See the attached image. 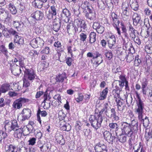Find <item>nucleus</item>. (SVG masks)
I'll list each match as a JSON object with an SVG mask.
<instances>
[{"label": "nucleus", "mask_w": 152, "mask_h": 152, "mask_svg": "<svg viewBox=\"0 0 152 152\" xmlns=\"http://www.w3.org/2000/svg\"><path fill=\"white\" fill-rule=\"evenodd\" d=\"M122 134L131 137L133 133H136L138 130V122L134 120L132 121L131 124L126 122H121Z\"/></svg>", "instance_id": "f257e3e1"}, {"label": "nucleus", "mask_w": 152, "mask_h": 152, "mask_svg": "<svg viewBox=\"0 0 152 152\" xmlns=\"http://www.w3.org/2000/svg\"><path fill=\"white\" fill-rule=\"evenodd\" d=\"M137 95L138 96V100L137 103V107L136 108V113L138 115V118L141 123L143 124V126L145 127H146L148 126L149 124L148 118L146 116L144 118H143L144 104L139 97L137 93Z\"/></svg>", "instance_id": "f03ea898"}, {"label": "nucleus", "mask_w": 152, "mask_h": 152, "mask_svg": "<svg viewBox=\"0 0 152 152\" xmlns=\"http://www.w3.org/2000/svg\"><path fill=\"white\" fill-rule=\"evenodd\" d=\"M102 121V115L98 113L95 114L89 118L91 126L96 130L99 128L101 126Z\"/></svg>", "instance_id": "7ed1b4c3"}, {"label": "nucleus", "mask_w": 152, "mask_h": 152, "mask_svg": "<svg viewBox=\"0 0 152 152\" xmlns=\"http://www.w3.org/2000/svg\"><path fill=\"white\" fill-rule=\"evenodd\" d=\"M74 25L77 31L80 28V31L85 32L87 30V26L84 20L80 18H77L74 21Z\"/></svg>", "instance_id": "20e7f679"}, {"label": "nucleus", "mask_w": 152, "mask_h": 152, "mask_svg": "<svg viewBox=\"0 0 152 152\" xmlns=\"http://www.w3.org/2000/svg\"><path fill=\"white\" fill-rule=\"evenodd\" d=\"M2 30V33L4 36L6 38H10V35H12L15 37L18 35V32L12 28H6L4 26Z\"/></svg>", "instance_id": "39448f33"}, {"label": "nucleus", "mask_w": 152, "mask_h": 152, "mask_svg": "<svg viewBox=\"0 0 152 152\" xmlns=\"http://www.w3.org/2000/svg\"><path fill=\"white\" fill-rule=\"evenodd\" d=\"M61 19L66 23L68 22L70 17L69 11L66 9H63L59 16Z\"/></svg>", "instance_id": "423d86ee"}, {"label": "nucleus", "mask_w": 152, "mask_h": 152, "mask_svg": "<svg viewBox=\"0 0 152 152\" xmlns=\"http://www.w3.org/2000/svg\"><path fill=\"white\" fill-rule=\"evenodd\" d=\"M30 44L34 48L43 45L44 41L39 37L33 39L30 42Z\"/></svg>", "instance_id": "0eeeda50"}, {"label": "nucleus", "mask_w": 152, "mask_h": 152, "mask_svg": "<svg viewBox=\"0 0 152 152\" xmlns=\"http://www.w3.org/2000/svg\"><path fill=\"white\" fill-rule=\"evenodd\" d=\"M27 101V99L25 98H20L16 100L13 103L12 107L15 109H20L24 104Z\"/></svg>", "instance_id": "6e6552de"}, {"label": "nucleus", "mask_w": 152, "mask_h": 152, "mask_svg": "<svg viewBox=\"0 0 152 152\" xmlns=\"http://www.w3.org/2000/svg\"><path fill=\"white\" fill-rule=\"evenodd\" d=\"M122 15L128 17L130 15V9L128 3L125 2L123 3L122 5Z\"/></svg>", "instance_id": "1a4fd4ad"}, {"label": "nucleus", "mask_w": 152, "mask_h": 152, "mask_svg": "<svg viewBox=\"0 0 152 152\" xmlns=\"http://www.w3.org/2000/svg\"><path fill=\"white\" fill-rule=\"evenodd\" d=\"M24 77L30 80L34 79L36 75L33 70L31 69H25L24 70Z\"/></svg>", "instance_id": "9d476101"}, {"label": "nucleus", "mask_w": 152, "mask_h": 152, "mask_svg": "<svg viewBox=\"0 0 152 152\" xmlns=\"http://www.w3.org/2000/svg\"><path fill=\"white\" fill-rule=\"evenodd\" d=\"M94 149L96 152H107V146L101 142L96 144Z\"/></svg>", "instance_id": "9b49d317"}, {"label": "nucleus", "mask_w": 152, "mask_h": 152, "mask_svg": "<svg viewBox=\"0 0 152 152\" xmlns=\"http://www.w3.org/2000/svg\"><path fill=\"white\" fill-rule=\"evenodd\" d=\"M118 114L115 111V109L112 108L105 115L108 117L113 118L115 121H117L119 119V118L118 115H117Z\"/></svg>", "instance_id": "f8f14e48"}, {"label": "nucleus", "mask_w": 152, "mask_h": 152, "mask_svg": "<svg viewBox=\"0 0 152 152\" xmlns=\"http://www.w3.org/2000/svg\"><path fill=\"white\" fill-rule=\"evenodd\" d=\"M21 114H22L21 121H23L28 119L31 116V111L29 109H24L22 111Z\"/></svg>", "instance_id": "ddd939ff"}, {"label": "nucleus", "mask_w": 152, "mask_h": 152, "mask_svg": "<svg viewBox=\"0 0 152 152\" xmlns=\"http://www.w3.org/2000/svg\"><path fill=\"white\" fill-rule=\"evenodd\" d=\"M93 60H95V64L98 66L102 63L103 61L102 56V55L99 53L98 51L94 53V57Z\"/></svg>", "instance_id": "4468645a"}, {"label": "nucleus", "mask_w": 152, "mask_h": 152, "mask_svg": "<svg viewBox=\"0 0 152 152\" xmlns=\"http://www.w3.org/2000/svg\"><path fill=\"white\" fill-rule=\"evenodd\" d=\"M104 139L109 143H112L113 140L116 138L115 136H112L111 133L108 131H105L103 133Z\"/></svg>", "instance_id": "2eb2a0df"}, {"label": "nucleus", "mask_w": 152, "mask_h": 152, "mask_svg": "<svg viewBox=\"0 0 152 152\" xmlns=\"http://www.w3.org/2000/svg\"><path fill=\"white\" fill-rule=\"evenodd\" d=\"M23 70L19 66L14 64L11 68L12 73L15 75H18Z\"/></svg>", "instance_id": "dca6fc26"}, {"label": "nucleus", "mask_w": 152, "mask_h": 152, "mask_svg": "<svg viewBox=\"0 0 152 152\" xmlns=\"http://www.w3.org/2000/svg\"><path fill=\"white\" fill-rule=\"evenodd\" d=\"M93 28L96 30L99 33L102 34L104 31V28L97 22H94L93 26Z\"/></svg>", "instance_id": "f3484780"}, {"label": "nucleus", "mask_w": 152, "mask_h": 152, "mask_svg": "<svg viewBox=\"0 0 152 152\" xmlns=\"http://www.w3.org/2000/svg\"><path fill=\"white\" fill-rule=\"evenodd\" d=\"M31 16L34 19L37 20H42L44 15L42 12L38 10L33 13Z\"/></svg>", "instance_id": "a211bd4d"}, {"label": "nucleus", "mask_w": 152, "mask_h": 152, "mask_svg": "<svg viewBox=\"0 0 152 152\" xmlns=\"http://www.w3.org/2000/svg\"><path fill=\"white\" fill-rule=\"evenodd\" d=\"M66 29L67 33L69 34H74L77 31L75 27L73 25L72 23H70L67 24Z\"/></svg>", "instance_id": "6ab92c4d"}, {"label": "nucleus", "mask_w": 152, "mask_h": 152, "mask_svg": "<svg viewBox=\"0 0 152 152\" xmlns=\"http://www.w3.org/2000/svg\"><path fill=\"white\" fill-rule=\"evenodd\" d=\"M23 134L24 135H28L31 132H33V127L30 124H28L26 126H24L23 128Z\"/></svg>", "instance_id": "aec40b11"}, {"label": "nucleus", "mask_w": 152, "mask_h": 152, "mask_svg": "<svg viewBox=\"0 0 152 152\" xmlns=\"http://www.w3.org/2000/svg\"><path fill=\"white\" fill-rule=\"evenodd\" d=\"M50 7V9H49V17L48 18L50 19L52 18L53 15H56V11L55 6L53 4H48V7Z\"/></svg>", "instance_id": "412c9836"}, {"label": "nucleus", "mask_w": 152, "mask_h": 152, "mask_svg": "<svg viewBox=\"0 0 152 152\" xmlns=\"http://www.w3.org/2000/svg\"><path fill=\"white\" fill-rule=\"evenodd\" d=\"M11 86L9 83L2 84L0 87V91L2 93H5L10 89Z\"/></svg>", "instance_id": "4be33fe9"}, {"label": "nucleus", "mask_w": 152, "mask_h": 152, "mask_svg": "<svg viewBox=\"0 0 152 152\" xmlns=\"http://www.w3.org/2000/svg\"><path fill=\"white\" fill-rule=\"evenodd\" d=\"M121 98L115 99V101L116 103L117 107V111L122 112L124 109V106H123V102L121 100Z\"/></svg>", "instance_id": "5701e85b"}, {"label": "nucleus", "mask_w": 152, "mask_h": 152, "mask_svg": "<svg viewBox=\"0 0 152 152\" xmlns=\"http://www.w3.org/2000/svg\"><path fill=\"white\" fill-rule=\"evenodd\" d=\"M5 150L6 152H17L18 148L17 146L10 144L6 145Z\"/></svg>", "instance_id": "b1692460"}, {"label": "nucleus", "mask_w": 152, "mask_h": 152, "mask_svg": "<svg viewBox=\"0 0 152 152\" xmlns=\"http://www.w3.org/2000/svg\"><path fill=\"white\" fill-rule=\"evenodd\" d=\"M140 16L137 13H134L132 15V19L134 25L137 26L140 21Z\"/></svg>", "instance_id": "393cba45"}, {"label": "nucleus", "mask_w": 152, "mask_h": 152, "mask_svg": "<svg viewBox=\"0 0 152 152\" xmlns=\"http://www.w3.org/2000/svg\"><path fill=\"white\" fill-rule=\"evenodd\" d=\"M129 4L131 8L134 11L138 9L139 5L137 0H130Z\"/></svg>", "instance_id": "a878e982"}, {"label": "nucleus", "mask_w": 152, "mask_h": 152, "mask_svg": "<svg viewBox=\"0 0 152 152\" xmlns=\"http://www.w3.org/2000/svg\"><path fill=\"white\" fill-rule=\"evenodd\" d=\"M14 41L15 43H17L19 46L23 45L24 44L23 38L18 35L15 37Z\"/></svg>", "instance_id": "bb28decb"}, {"label": "nucleus", "mask_w": 152, "mask_h": 152, "mask_svg": "<svg viewBox=\"0 0 152 152\" xmlns=\"http://www.w3.org/2000/svg\"><path fill=\"white\" fill-rule=\"evenodd\" d=\"M128 31L129 36L132 39H135L136 37L135 35V31H136V30L131 25H130L129 26Z\"/></svg>", "instance_id": "cd10ccee"}, {"label": "nucleus", "mask_w": 152, "mask_h": 152, "mask_svg": "<svg viewBox=\"0 0 152 152\" xmlns=\"http://www.w3.org/2000/svg\"><path fill=\"white\" fill-rule=\"evenodd\" d=\"M43 3L41 0H34L32 2V4L35 8L40 9L42 7Z\"/></svg>", "instance_id": "c85d7f7f"}, {"label": "nucleus", "mask_w": 152, "mask_h": 152, "mask_svg": "<svg viewBox=\"0 0 152 152\" xmlns=\"http://www.w3.org/2000/svg\"><path fill=\"white\" fill-rule=\"evenodd\" d=\"M8 7L11 14L14 15L16 14L17 10L13 3H10L8 5Z\"/></svg>", "instance_id": "c756f323"}, {"label": "nucleus", "mask_w": 152, "mask_h": 152, "mask_svg": "<svg viewBox=\"0 0 152 152\" xmlns=\"http://www.w3.org/2000/svg\"><path fill=\"white\" fill-rule=\"evenodd\" d=\"M56 139L57 142L61 145H63L65 143V140L63 136L60 134H57L56 135Z\"/></svg>", "instance_id": "7c9ffc66"}, {"label": "nucleus", "mask_w": 152, "mask_h": 152, "mask_svg": "<svg viewBox=\"0 0 152 152\" xmlns=\"http://www.w3.org/2000/svg\"><path fill=\"white\" fill-rule=\"evenodd\" d=\"M22 133L23 134V129L21 128L16 129L14 133V135L15 137L19 138L22 136Z\"/></svg>", "instance_id": "2f4dec72"}, {"label": "nucleus", "mask_w": 152, "mask_h": 152, "mask_svg": "<svg viewBox=\"0 0 152 152\" xmlns=\"http://www.w3.org/2000/svg\"><path fill=\"white\" fill-rule=\"evenodd\" d=\"M109 126L110 130H115L116 134H117V131L119 129V126L116 123H111L109 124Z\"/></svg>", "instance_id": "473e14b6"}, {"label": "nucleus", "mask_w": 152, "mask_h": 152, "mask_svg": "<svg viewBox=\"0 0 152 152\" xmlns=\"http://www.w3.org/2000/svg\"><path fill=\"white\" fill-rule=\"evenodd\" d=\"M0 54L1 53H3L6 57L7 58H8L9 57V52L7 49L3 45H1L0 47Z\"/></svg>", "instance_id": "72a5a7b5"}, {"label": "nucleus", "mask_w": 152, "mask_h": 152, "mask_svg": "<svg viewBox=\"0 0 152 152\" xmlns=\"http://www.w3.org/2000/svg\"><path fill=\"white\" fill-rule=\"evenodd\" d=\"M110 109V108L109 107L108 104L107 103H105L104 104L103 108L99 112V114L102 115V113L104 111L106 115L109 111Z\"/></svg>", "instance_id": "f704fd0d"}, {"label": "nucleus", "mask_w": 152, "mask_h": 152, "mask_svg": "<svg viewBox=\"0 0 152 152\" xmlns=\"http://www.w3.org/2000/svg\"><path fill=\"white\" fill-rule=\"evenodd\" d=\"M96 33L94 32H91L89 34V42L91 44L94 43L96 40Z\"/></svg>", "instance_id": "c9c22d12"}, {"label": "nucleus", "mask_w": 152, "mask_h": 152, "mask_svg": "<svg viewBox=\"0 0 152 152\" xmlns=\"http://www.w3.org/2000/svg\"><path fill=\"white\" fill-rule=\"evenodd\" d=\"M66 78L65 73H62V74L58 75L56 78V80L57 82H63L65 79Z\"/></svg>", "instance_id": "e433bc0d"}, {"label": "nucleus", "mask_w": 152, "mask_h": 152, "mask_svg": "<svg viewBox=\"0 0 152 152\" xmlns=\"http://www.w3.org/2000/svg\"><path fill=\"white\" fill-rule=\"evenodd\" d=\"M108 92L107 88H106L104 89L102 92L100 93V96L99 97V99L101 100H103L105 99L107 97V95Z\"/></svg>", "instance_id": "4c0bfd02"}, {"label": "nucleus", "mask_w": 152, "mask_h": 152, "mask_svg": "<svg viewBox=\"0 0 152 152\" xmlns=\"http://www.w3.org/2000/svg\"><path fill=\"white\" fill-rule=\"evenodd\" d=\"M12 23L14 27L16 28H23L24 25L23 22L17 21L16 20H14Z\"/></svg>", "instance_id": "58836bf2"}, {"label": "nucleus", "mask_w": 152, "mask_h": 152, "mask_svg": "<svg viewBox=\"0 0 152 152\" xmlns=\"http://www.w3.org/2000/svg\"><path fill=\"white\" fill-rule=\"evenodd\" d=\"M86 16L87 18L91 20L95 19L96 18V14L95 12H93L92 13H86Z\"/></svg>", "instance_id": "ea45409f"}, {"label": "nucleus", "mask_w": 152, "mask_h": 152, "mask_svg": "<svg viewBox=\"0 0 152 152\" xmlns=\"http://www.w3.org/2000/svg\"><path fill=\"white\" fill-rule=\"evenodd\" d=\"M12 126V130H14L15 129H17L19 127V126L18 125L17 121L15 120H13L10 122Z\"/></svg>", "instance_id": "a19ab883"}, {"label": "nucleus", "mask_w": 152, "mask_h": 152, "mask_svg": "<svg viewBox=\"0 0 152 152\" xmlns=\"http://www.w3.org/2000/svg\"><path fill=\"white\" fill-rule=\"evenodd\" d=\"M146 34H145L144 35H143V34H142V35L144 36V37L145 38L148 37L151 34V39L152 41V28L151 27L148 28L146 32Z\"/></svg>", "instance_id": "79ce46f5"}, {"label": "nucleus", "mask_w": 152, "mask_h": 152, "mask_svg": "<svg viewBox=\"0 0 152 152\" xmlns=\"http://www.w3.org/2000/svg\"><path fill=\"white\" fill-rule=\"evenodd\" d=\"M5 124L4 126V128L5 130H7L8 131L10 132L12 130V126L10 124V122L6 121L5 122Z\"/></svg>", "instance_id": "37998d69"}, {"label": "nucleus", "mask_w": 152, "mask_h": 152, "mask_svg": "<svg viewBox=\"0 0 152 152\" xmlns=\"http://www.w3.org/2000/svg\"><path fill=\"white\" fill-rule=\"evenodd\" d=\"M126 58L127 61L130 62L134 59V55L131 53H129Z\"/></svg>", "instance_id": "c03bdc74"}, {"label": "nucleus", "mask_w": 152, "mask_h": 152, "mask_svg": "<svg viewBox=\"0 0 152 152\" xmlns=\"http://www.w3.org/2000/svg\"><path fill=\"white\" fill-rule=\"evenodd\" d=\"M65 123L62 124H60L62 129L64 131H69L70 130L71 128V126L69 124H65Z\"/></svg>", "instance_id": "a18cd8bd"}, {"label": "nucleus", "mask_w": 152, "mask_h": 152, "mask_svg": "<svg viewBox=\"0 0 152 152\" xmlns=\"http://www.w3.org/2000/svg\"><path fill=\"white\" fill-rule=\"evenodd\" d=\"M108 42L109 48L110 49H112L113 47L115 46L116 43V39L113 40L111 39H108Z\"/></svg>", "instance_id": "49530a36"}, {"label": "nucleus", "mask_w": 152, "mask_h": 152, "mask_svg": "<svg viewBox=\"0 0 152 152\" xmlns=\"http://www.w3.org/2000/svg\"><path fill=\"white\" fill-rule=\"evenodd\" d=\"M104 53L107 58L109 59L112 58L113 55L111 51H109L107 50H104Z\"/></svg>", "instance_id": "de8ad7c7"}, {"label": "nucleus", "mask_w": 152, "mask_h": 152, "mask_svg": "<svg viewBox=\"0 0 152 152\" xmlns=\"http://www.w3.org/2000/svg\"><path fill=\"white\" fill-rule=\"evenodd\" d=\"M120 91H117L113 89L112 91V93L115 99L120 98Z\"/></svg>", "instance_id": "09e8293b"}, {"label": "nucleus", "mask_w": 152, "mask_h": 152, "mask_svg": "<svg viewBox=\"0 0 152 152\" xmlns=\"http://www.w3.org/2000/svg\"><path fill=\"white\" fill-rule=\"evenodd\" d=\"M83 97L84 96L82 94H79L75 98V100L77 102L79 103L83 101Z\"/></svg>", "instance_id": "8fccbe9b"}, {"label": "nucleus", "mask_w": 152, "mask_h": 152, "mask_svg": "<svg viewBox=\"0 0 152 152\" xmlns=\"http://www.w3.org/2000/svg\"><path fill=\"white\" fill-rule=\"evenodd\" d=\"M145 51L148 54L152 53V47L151 45H148L145 46Z\"/></svg>", "instance_id": "3c124183"}, {"label": "nucleus", "mask_w": 152, "mask_h": 152, "mask_svg": "<svg viewBox=\"0 0 152 152\" xmlns=\"http://www.w3.org/2000/svg\"><path fill=\"white\" fill-rule=\"evenodd\" d=\"M60 25L58 23H54L53 25V29L54 31L56 32H57L60 29Z\"/></svg>", "instance_id": "603ef678"}, {"label": "nucleus", "mask_w": 152, "mask_h": 152, "mask_svg": "<svg viewBox=\"0 0 152 152\" xmlns=\"http://www.w3.org/2000/svg\"><path fill=\"white\" fill-rule=\"evenodd\" d=\"M113 1L112 0H106L105 2L107 4V6L109 9L113 7Z\"/></svg>", "instance_id": "864d4df0"}, {"label": "nucleus", "mask_w": 152, "mask_h": 152, "mask_svg": "<svg viewBox=\"0 0 152 152\" xmlns=\"http://www.w3.org/2000/svg\"><path fill=\"white\" fill-rule=\"evenodd\" d=\"M148 84V80L145 78H143L142 83V87L146 88Z\"/></svg>", "instance_id": "5fc2aeb1"}, {"label": "nucleus", "mask_w": 152, "mask_h": 152, "mask_svg": "<svg viewBox=\"0 0 152 152\" xmlns=\"http://www.w3.org/2000/svg\"><path fill=\"white\" fill-rule=\"evenodd\" d=\"M118 138L119 141L122 143L125 142L126 140V137L124 135H121Z\"/></svg>", "instance_id": "6e6d98bb"}, {"label": "nucleus", "mask_w": 152, "mask_h": 152, "mask_svg": "<svg viewBox=\"0 0 152 152\" xmlns=\"http://www.w3.org/2000/svg\"><path fill=\"white\" fill-rule=\"evenodd\" d=\"M80 40L81 41L84 42L86 41L87 38L86 34L83 33H82L80 34Z\"/></svg>", "instance_id": "4d7b16f0"}, {"label": "nucleus", "mask_w": 152, "mask_h": 152, "mask_svg": "<svg viewBox=\"0 0 152 152\" xmlns=\"http://www.w3.org/2000/svg\"><path fill=\"white\" fill-rule=\"evenodd\" d=\"M111 21L112 24L114 27L119 26L120 21L118 19L113 20Z\"/></svg>", "instance_id": "13d9d810"}, {"label": "nucleus", "mask_w": 152, "mask_h": 152, "mask_svg": "<svg viewBox=\"0 0 152 152\" xmlns=\"http://www.w3.org/2000/svg\"><path fill=\"white\" fill-rule=\"evenodd\" d=\"M84 132L85 136L87 137L90 136L91 134V131L89 129H84Z\"/></svg>", "instance_id": "bf43d9fd"}, {"label": "nucleus", "mask_w": 152, "mask_h": 152, "mask_svg": "<svg viewBox=\"0 0 152 152\" xmlns=\"http://www.w3.org/2000/svg\"><path fill=\"white\" fill-rule=\"evenodd\" d=\"M16 43L14 42H11L8 45V48L9 49L11 50H13L16 47L15 46V44Z\"/></svg>", "instance_id": "052dcab7"}, {"label": "nucleus", "mask_w": 152, "mask_h": 152, "mask_svg": "<svg viewBox=\"0 0 152 152\" xmlns=\"http://www.w3.org/2000/svg\"><path fill=\"white\" fill-rule=\"evenodd\" d=\"M138 56V55H137L135 56V57L134 63L136 66H138V64L141 62V61L139 58Z\"/></svg>", "instance_id": "680f3d73"}, {"label": "nucleus", "mask_w": 152, "mask_h": 152, "mask_svg": "<svg viewBox=\"0 0 152 152\" xmlns=\"http://www.w3.org/2000/svg\"><path fill=\"white\" fill-rule=\"evenodd\" d=\"M36 140V138L34 137L30 138L28 141L29 142V145H34L35 143Z\"/></svg>", "instance_id": "e2e57ef3"}, {"label": "nucleus", "mask_w": 152, "mask_h": 152, "mask_svg": "<svg viewBox=\"0 0 152 152\" xmlns=\"http://www.w3.org/2000/svg\"><path fill=\"white\" fill-rule=\"evenodd\" d=\"M27 79H25L24 77L23 79V87H27L30 85L29 82L26 80Z\"/></svg>", "instance_id": "0e129e2a"}, {"label": "nucleus", "mask_w": 152, "mask_h": 152, "mask_svg": "<svg viewBox=\"0 0 152 152\" xmlns=\"http://www.w3.org/2000/svg\"><path fill=\"white\" fill-rule=\"evenodd\" d=\"M41 112L40 109L39 108L37 113V120L40 124L41 123V120L39 115L40 113H41Z\"/></svg>", "instance_id": "69168bd1"}, {"label": "nucleus", "mask_w": 152, "mask_h": 152, "mask_svg": "<svg viewBox=\"0 0 152 152\" xmlns=\"http://www.w3.org/2000/svg\"><path fill=\"white\" fill-rule=\"evenodd\" d=\"M54 99L56 100H57L59 103V102H60L61 103V96L59 94H57L56 95L53 97Z\"/></svg>", "instance_id": "338daca9"}, {"label": "nucleus", "mask_w": 152, "mask_h": 152, "mask_svg": "<svg viewBox=\"0 0 152 152\" xmlns=\"http://www.w3.org/2000/svg\"><path fill=\"white\" fill-rule=\"evenodd\" d=\"M66 116V115L64 113H63L62 115H59V119L61 121H60V123H65V122L63 120L65 119Z\"/></svg>", "instance_id": "774afa93"}]
</instances>
